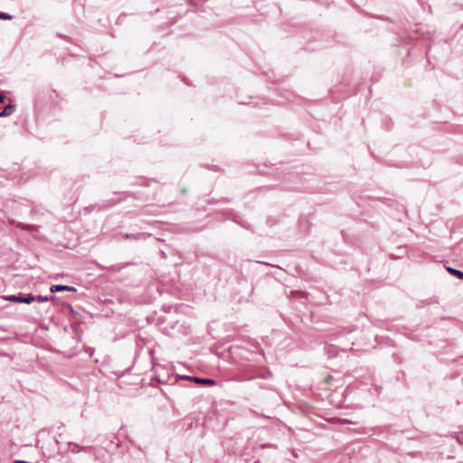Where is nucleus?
I'll return each instance as SVG.
<instances>
[{"instance_id": "nucleus-11", "label": "nucleus", "mask_w": 463, "mask_h": 463, "mask_svg": "<svg viewBox=\"0 0 463 463\" xmlns=\"http://www.w3.org/2000/svg\"><path fill=\"white\" fill-rule=\"evenodd\" d=\"M0 19L11 20L12 19V15H10V14H8L6 13L0 12Z\"/></svg>"}, {"instance_id": "nucleus-12", "label": "nucleus", "mask_w": 463, "mask_h": 463, "mask_svg": "<svg viewBox=\"0 0 463 463\" xmlns=\"http://www.w3.org/2000/svg\"><path fill=\"white\" fill-rule=\"evenodd\" d=\"M181 378H182V379L190 380V381H194V377L188 376V375H183V376H181Z\"/></svg>"}, {"instance_id": "nucleus-8", "label": "nucleus", "mask_w": 463, "mask_h": 463, "mask_svg": "<svg viewBox=\"0 0 463 463\" xmlns=\"http://www.w3.org/2000/svg\"><path fill=\"white\" fill-rule=\"evenodd\" d=\"M71 450L74 453L80 452L82 449L76 443H69Z\"/></svg>"}, {"instance_id": "nucleus-9", "label": "nucleus", "mask_w": 463, "mask_h": 463, "mask_svg": "<svg viewBox=\"0 0 463 463\" xmlns=\"http://www.w3.org/2000/svg\"><path fill=\"white\" fill-rule=\"evenodd\" d=\"M271 376H272L271 372L267 371L264 373H260V374L257 375L256 377L260 378V379H269V378H271Z\"/></svg>"}, {"instance_id": "nucleus-1", "label": "nucleus", "mask_w": 463, "mask_h": 463, "mask_svg": "<svg viewBox=\"0 0 463 463\" xmlns=\"http://www.w3.org/2000/svg\"><path fill=\"white\" fill-rule=\"evenodd\" d=\"M5 299L11 302L31 304L32 302L34 301V296L33 294H26L25 296L9 295L6 296Z\"/></svg>"}, {"instance_id": "nucleus-7", "label": "nucleus", "mask_w": 463, "mask_h": 463, "mask_svg": "<svg viewBox=\"0 0 463 463\" xmlns=\"http://www.w3.org/2000/svg\"><path fill=\"white\" fill-rule=\"evenodd\" d=\"M53 298H54L53 296L47 297V296H41V295H39V296L34 297V301L47 302V301L52 300Z\"/></svg>"}, {"instance_id": "nucleus-3", "label": "nucleus", "mask_w": 463, "mask_h": 463, "mask_svg": "<svg viewBox=\"0 0 463 463\" xmlns=\"http://www.w3.org/2000/svg\"><path fill=\"white\" fill-rule=\"evenodd\" d=\"M14 110H15V106L12 105V104H8L7 106L5 107V109L2 111H0V118L10 116L14 112Z\"/></svg>"}, {"instance_id": "nucleus-10", "label": "nucleus", "mask_w": 463, "mask_h": 463, "mask_svg": "<svg viewBox=\"0 0 463 463\" xmlns=\"http://www.w3.org/2000/svg\"><path fill=\"white\" fill-rule=\"evenodd\" d=\"M454 438L459 444L463 445V433H455Z\"/></svg>"}, {"instance_id": "nucleus-5", "label": "nucleus", "mask_w": 463, "mask_h": 463, "mask_svg": "<svg viewBox=\"0 0 463 463\" xmlns=\"http://www.w3.org/2000/svg\"><path fill=\"white\" fill-rule=\"evenodd\" d=\"M194 382H195L197 383L204 384V385H213L215 383L214 380L208 379V378H197V377H194Z\"/></svg>"}, {"instance_id": "nucleus-2", "label": "nucleus", "mask_w": 463, "mask_h": 463, "mask_svg": "<svg viewBox=\"0 0 463 463\" xmlns=\"http://www.w3.org/2000/svg\"><path fill=\"white\" fill-rule=\"evenodd\" d=\"M50 291L52 293L61 292V291L75 292L76 288L74 287L67 286V285H52L50 288Z\"/></svg>"}, {"instance_id": "nucleus-4", "label": "nucleus", "mask_w": 463, "mask_h": 463, "mask_svg": "<svg viewBox=\"0 0 463 463\" xmlns=\"http://www.w3.org/2000/svg\"><path fill=\"white\" fill-rule=\"evenodd\" d=\"M147 236H148V234H146V233H137V234L125 233L122 237L125 240H130V239L141 240V239H146Z\"/></svg>"}, {"instance_id": "nucleus-6", "label": "nucleus", "mask_w": 463, "mask_h": 463, "mask_svg": "<svg viewBox=\"0 0 463 463\" xmlns=\"http://www.w3.org/2000/svg\"><path fill=\"white\" fill-rule=\"evenodd\" d=\"M448 271L450 274H453L454 276L458 278L459 279H463V271L456 269H453V268H448Z\"/></svg>"}, {"instance_id": "nucleus-13", "label": "nucleus", "mask_w": 463, "mask_h": 463, "mask_svg": "<svg viewBox=\"0 0 463 463\" xmlns=\"http://www.w3.org/2000/svg\"><path fill=\"white\" fill-rule=\"evenodd\" d=\"M5 99V96L3 94H0V103L3 102Z\"/></svg>"}]
</instances>
